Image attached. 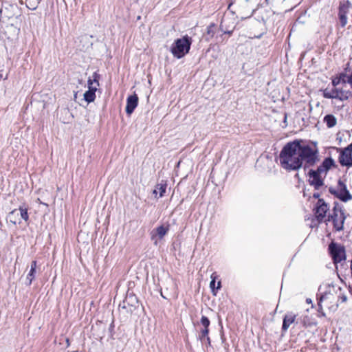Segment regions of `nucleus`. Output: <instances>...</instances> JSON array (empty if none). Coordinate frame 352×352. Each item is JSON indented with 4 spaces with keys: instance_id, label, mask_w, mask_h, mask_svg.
Masks as SVG:
<instances>
[{
    "instance_id": "obj_49",
    "label": "nucleus",
    "mask_w": 352,
    "mask_h": 352,
    "mask_svg": "<svg viewBox=\"0 0 352 352\" xmlns=\"http://www.w3.org/2000/svg\"><path fill=\"white\" fill-rule=\"evenodd\" d=\"M161 296H162V298H166V297L164 296V294H162V293H161Z\"/></svg>"
},
{
    "instance_id": "obj_40",
    "label": "nucleus",
    "mask_w": 352,
    "mask_h": 352,
    "mask_svg": "<svg viewBox=\"0 0 352 352\" xmlns=\"http://www.w3.org/2000/svg\"><path fill=\"white\" fill-rule=\"evenodd\" d=\"M205 341H206V342H207V344H208V345L210 346L211 341H210V337H209V336H208V337H207V338L205 339Z\"/></svg>"
},
{
    "instance_id": "obj_26",
    "label": "nucleus",
    "mask_w": 352,
    "mask_h": 352,
    "mask_svg": "<svg viewBox=\"0 0 352 352\" xmlns=\"http://www.w3.org/2000/svg\"><path fill=\"white\" fill-rule=\"evenodd\" d=\"M209 332H210V330L201 329L200 332H199V334L198 339L200 340V341L201 342H205V339L207 337H208Z\"/></svg>"
},
{
    "instance_id": "obj_8",
    "label": "nucleus",
    "mask_w": 352,
    "mask_h": 352,
    "mask_svg": "<svg viewBox=\"0 0 352 352\" xmlns=\"http://www.w3.org/2000/svg\"><path fill=\"white\" fill-rule=\"evenodd\" d=\"M351 6V3L348 0L340 2L338 15L342 28L345 27L347 24V14Z\"/></svg>"
},
{
    "instance_id": "obj_16",
    "label": "nucleus",
    "mask_w": 352,
    "mask_h": 352,
    "mask_svg": "<svg viewBox=\"0 0 352 352\" xmlns=\"http://www.w3.org/2000/svg\"><path fill=\"white\" fill-rule=\"evenodd\" d=\"M217 277H218V276L216 272H213L210 276L211 281L210 283V287L211 291L214 295H216V292L217 290L220 289L221 287V281H219L217 283V286L215 287L216 279L217 278Z\"/></svg>"
},
{
    "instance_id": "obj_31",
    "label": "nucleus",
    "mask_w": 352,
    "mask_h": 352,
    "mask_svg": "<svg viewBox=\"0 0 352 352\" xmlns=\"http://www.w3.org/2000/svg\"><path fill=\"white\" fill-rule=\"evenodd\" d=\"M308 320V318L307 317H305L302 320H301V322L302 323L303 326L307 327H310L311 326L312 323L311 322H307Z\"/></svg>"
},
{
    "instance_id": "obj_27",
    "label": "nucleus",
    "mask_w": 352,
    "mask_h": 352,
    "mask_svg": "<svg viewBox=\"0 0 352 352\" xmlns=\"http://www.w3.org/2000/svg\"><path fill=\"white\" fill-rule=\"evenodd\" d=\"M224 23L225 20H222L219 26L220 30L223 32V34L232 35L234 28L232 30H228L227 28L224 27Z\"/></svg>"
},
{
    "instance_id": "obj_47",
    "label": "nucleus",
    "mask_w": 352,
    "mask_h": 352,
    "mask_svg": "<svg viewBox=\"0 0 352 352\" xmlns=\"http://www.w3.org/2000/svg\"><path fill=\"white\" fill-rule=\"evenodd\" d=\"M221 339H222V342H223L225 340V338L223 337V336H221Z\"/></svg>"
},
{
    "instance_id": "obj_9",
    "label": "nucleus",
    "mask_w": 352,
    "mask_h": 352,
    "mask_svg": "<svg viewBox=\"0 0 352 352\" xmlns=\"http://www.w3.org/2000/svg\"><path fill=\"white\" fill-rule=\"evenodd\" d=\"M322 96L325 98L328 99H338L340 101L346 100L349 97L352 96V92L348 91L345 96H340L339 89L334 88L331 91L327 89L322 90Z\"/></svg>"
},
{
    "instance_id": "obj_51",
    "label": "nucleus",
    "mask_w": 352,
    "mask_h": 352,
    "mask_svg": "<svg viewBox=\"0 0 352 352\" xmlns=\"http://www.w3.org/2000/svg\"><path fill=\"white\" fill-rule=\"evenodd\" d=\"M1 12H2V9L0 8V14H1Z\"/></svg>"
},
{
    "instance_id": "obj_17",
    "label": "nucleus",
    "mask_w": 352,
    "mask_h": 352,
    "mask_svg": "<svg viewBox=\"0 0 352 352\" xmlns=\"http://www.w3.org/2000/svg\"><path fill=\"white\" fill-rule=\"evenodd\" d=\"M323 122L328 128H332L337 124V119L333 114H327L323 118Z\"/></svg>"
},
{
    "instance_id": "obj_12",
    "label": "nucleus",
    "mask_w": 352,
    "mask_h": 352,
    "mask_svg": "<svg viewBox=\"0 0 352 352\" xmlns=\"http://www.w3.org/2000/svg\"><path fill=\"white\" fill-rule=\"evenodd\" d=\"M333 167H336L335 161L332 157H328L324 159L321 164L318 166L316 169L322 174L324 173L325 177L328 171Z\"/></svg>"
},
{
    "instance_id": "obj_14",
    "label": "nucleus",
    "mask_w": 352,
    "mask_h": 352,
    "mask_svg": "<svg viewBox=\"0 0 352 352\" xmlns=\"http://www.w3.org/2000/svg\"><path fill=\"white\" fill-rule=\"evenodd\" d=\"M296 315L293 312L286 314L283 320L282 331H286L289 326L294 322Z\"/></svg>"
},
{
    "instance_id": "obj_29",
    "label": "nucleus",
    "mask_w": 352,
    "mask_h": 352,
    "mask_svg": "<svg viewBox=\"0 0 352 352\" xmlns=\"http://www.w3.org/2000/svg\"><path fill=\"white\" fill-rule=\"evenodd\" d=\"M348 76H349V75H347L345 72H342V73H340L337 77H338V79L340 80V81L341 82L346 83V82H347Z\"/></svg>"
},
{
    "instance_id": "obj_28",
    "label": "nucleus",
    "mask_w": 352,
    "mask_h": 352,
    "mask_svg": "<svg viewBox=\"0 0 352 352\" xmlns=\"http://www.w3.org/2000/svg\"><path fill=\"white\" fill-rule=\"evenodd\" d=\"M35 274H36V271H34L33 270H30L29 273L27 275V280L28 281V283H27L28 285H30L32 284V280L35 278Z\"/></svg>"
},
{
    "instance_id": "obj_38",
    "label": "nucleus",
    "mask_w": 352,
    "mask_h": 352,
    "mask_svg": "<svg viewBox=\"0 0 352 352\" xmlns=\"http://www.w3.org/2000/svg\"><path fill=\"white\" fill-rule=\"evenodd\" d=\"M348 91H344L342 89H339V94L340 96H345L346 95V93Z\"/></svg>"
},
{
    "instance_id": "obj_3",
    "label": "nucleus",
    "mask_w": 352,
    "mask_h": 352,
    "mask_svg": "<svg viewBox=\"0 0 352 352\" xmlns=\"http://www.w3.org/2000/svg\"><path fill=\"white\" fill-rule=\"evenodd\" d=\"M328 250L335 265L346 260V250L344 245L332 241L329 245Z\"/></svg>"
},
{
    "instance_id": "obj_20",
    "label": "nucleus",
    "mask_w": 352,
    "mask_h": 352,
    "mask_svg": "<svg viewBox=\"0 0 352 352\" xmlns=\"http://www.w3.org/2000/svg\"><path fill=\"white\" fill-rule=\"evenodd\" d=\"M217 25L214 23H211L210 25L207 27L206 31V41H209L211 38H212L216 32Z\"/></svg>"
},
{
    "instance_id": "obj_23",
    "label": "nucleus",
    "mask_w": 352,
    "mask_h": 352,
    "mask_svg": "<svg viewBox=\"0 0 352 352\" xmlns=\"http://www.w3.org/2000/svg\"><path fill=\"white\" fill-rule=\"evenodd\" d=\"M41 0H26V6L28 9L35 10Z\"/></svg>"
},
{
    "instance_id": "obj_46",
    "label": "nucleus",
    "mask_w": 352,
    "mask_h": 352,
    "mask_svg": "<svg viewBox=\"0 0 352 352\" xmlns=\"http://www.w3.org/2000/svg\"><path fill=\"white\" fill-rule=\"evenodd\" d=\"M287 120V114L285 115V118H284V122H285Z\"/></svg>"
},
{
    "instance_id": "obj_5",
    "label": "nucleus",
    "mask_w": 352,
    "mask_h": 352,
    "mask_svg": "<svg viewBox=\"0 0 352 352\" xmlns=\"http://www.w3.org/2000/svg\"><path fill=\"white\" fill-rule=\"evenodd\" d=\"M321 175L322 173L317 169H310L307 173L309 177L307 182L316 190H318L324 186V177H322Z\"/></svg>"
},
{
    "instance_id": "obj_11",
    "label": "nucleus",
    "mask_w": 352,
    "mask_h": 352,
    "mask_svg": "<svg viewBox=\"0 0 352 352\" xmlns=\"http://www.w3.org/2000/svg\"><path fill=\"white\" fill-rule=\"evenodd\" d=\"M340 212L341 215V221L340 223L338 222V216H334V214H329L328 217V221H332L333 227L336 231H341L344 228V223L346 219L344 216V210L342 208H340Z\"/></svg>"
},
{
    "instance_id": "obj_19",
    "label": "nucleus",
    "mask_w": 352,
    "mask_h": 352,
    "mask_svg": "<svg viewBox=\"0 0 352 352\" xmlns=\"http://www.w3.org/2000/svg\"><path fill=\"white\" fill-rule=\"evenodd\" d=\"M19 215V211L17 209H14L11 212H9L8 215V218L10 219V221L14 225H16L17 223H20V221L18 220V217Z\"/></svg>"
},
{
    "instance_id": "obj_24",
    "label": "nucleus",
    "mask_w": 352,
    "mask_h": 352,
    "mask_svg": "<svg viewBox=\"0 0 352 352\" xmlns=\"http://www.w3.org/2000/svg\"><path fill=\"white\" fill-rule=\"evenodd\" d=\"M167 184L166 182L163 183V181L160 184H157L156 185V188L157 189V191L160 195V197H162L164 196V194L166 190Z\"/></svg>"
},
{
    "instance_id": "obj_22",
    "label": "nucleus",
    "mask_w": 352,
    "mask_h": 352,
    "mask_svg": "<svg viewBox=\"0 0 352 352\" xmlns=\"http://www.w3.org/2000/svg\"><path fill=\"white\" fill-rule=\"evenodd\" d=\"M92 77V79L91 78H89L87 80L88 89H89L90 87H94V82L96 83L97 86H99V80L100 78V75L96 72L93 74Z\"/></svg>"
},
{
    "instance_id": "obj_32",
    "label": "nucleus",
    "mask_w": 352,
    "mask_h": 352,
    "mask_svg": "<svg viewBox=\"0 0 352 352\" xmlns=\"http://www.w3.org/2000/svg\"><path fill=\"white\" fill-rule=\"evenodd\" d=\"M329 192L334 195L336 197H337L338 196V190H336L335 188H333V187H329Z\"/></svg>"
},
{
    "instance_id": "obj_1",
    "label": "nucleus",
    "mask_w": 352,
    "mask_h": 352,
    "mask_svg": "<svg viewBox=\"0 0 352 352\" xmlns=\"http://www.w3.org/2000/svg\"><path fill=\"white\" fill-rule=\"evenodd\" d=\"M302 140L287 142L279 154L280 164L286 170H306L319 161L318 148H312L309 144H302Z\"/></svg>"
},
{
    "instance_id": "obj_15",
    "label": "nucleus",
    "mask_w": 352,
    "mask_h": 352,
    "mask_svg": "<svg viewBox=\"0 0 352 352\" xmlns=\"http://www.w3.org/2000/svg\"><path fill=\"white\" fill-rule=\"evenodd\" d=\"M97 90V87H90L87 91H86L84 94V100L87 103H91L94 102L96 99V91Z\"/></svg>"
},
{
    "instance_id": "obj_21",
    "label": "nucleus",
    "mask_w": 352,
    "mask_h": 352,
    "mask_svg": "<svg viewBox=\"0 0 352 352\" xmlns=\"http://www.w3.org/2000/svg\"><path fill=\"white\" fill-rule=\"evenodd\" d=\"M156 233L160 239H162L169 230V226H164V225L160 226L155 229Z\"/></svg>"
},
{
    "instance_id": "obj_4",
    "label": "nucleus",
    "mask_w": 352,
    "mask_h": 352,
    "mask_svg": "<svg viewBox=\"0 0 352 352\" xmlns=\"http://www.w3.org/2000/svg\"><path fill=\"white\" fill-rule=\"evenodd\" d=\"M338 152L340 153L338 157L339 163L342 166H352V143L344 148H336Z\"/></svg>"
},
{
    "instance_id": "obj_30",
    "label": "nucleus",
    "mask_w": 352,
    "mask_h": 352,
    "mask_svg": "<svg viewBox=\"0 0 352 352\" xmlns=\"http://www.w3.org/2000/svg\"><path fill=\"white\" fill-rule=\"evenodd\" d=\"M340 208H342V207L339 206L338 203L335 202L334 207L333 208V213H332V214H334V216H338V210L340 211Z\"/></svg>"
},
{
    "instance_id": "obj_37",
    "label": "nucleus",
    "mask_w": 352,
    "mask_h": 352,
    "mask_svg": "<svg viewBox=\"0 0 352 352\" xmlns=\"http://www.w3.org/2000/svg\"><path fill=\"white\" fill-rule=\"evenodd\" d=\"M320 194L319 192H314L313 194V197L314 199H318V200L319 199H320Z\"/></svg>"
},
{
    "instance_id": "obj_36",
    "label": "nucleus",
    "mask_w": 352,
    "mask_h": 352,
    "mask_svg": "<svg viewBox=\"0 0 352 352\" xmlns=\"http://www.w3.org/2000/svg\"><path fill=\"white\" fill-rule=\"evenodd\" d=\"M347 83H349L352 88V73L348 76Z\"/></svg>"
},
{
    "instance_id": "obj_34",
    "label": "nucleus",
    "mask_w": 352,
    "mask_h": 352,
    "mask_svg": "<svg viewBox=\"0 0 352 352\" xmlns=\"http://www.w3.org/2000/svg\"><path fill=\"white\" fill-rule=\"evenodd\" d=\"M37 267V262L36 261H32L31 263L30 270H33L36 271Z\"/></svg>"
},
{
    "instance_id": "obj_42",
    "label": "nucleus",
    "mask_w": 352,
    "mask_h": 352,
    "mask_svg": "<svg viewBox=\"0 0 352 352\" xmlns=\"http://www.w3.org/2000/svg\"><path fill=\"white\" fill-rule=\"evenodd\" d=\"M158 193V191H157V189L155 188L153 190V194L154 195H157Z\"/></svg>"
},
{
    "instance_id": "obj_50",
    "label": "nucleus",
    "mask_w": 352,
    "mask_h": 352,
    "mask_svg": "<svg viewBox=\"0 0 352 352\" xmlns=\"http://www.w3.org/2000/svg\"><path fill=\"white\" fill-rule=\"evenodd\" d=\"M161 296H162V298H166V297L164 296V294H162V293H161Z\"/></svg>"
},
{
    "instance_id": "obj_2",
    "label": "nucleus",
    "mask_w": 352,
    "mask_h": 352,
    "mask_svg": "<svg viewBox=\"0 0 352 352\" xmlns=\"http://www.w3.org/2000/svg\"><path fill=\"white\" fill-rule=\"evenodd\" d=\"M192 43V38L188 35L177 38L171 45L170 52L174 57L182 58L189 52Z\"/></svg>"
},
{
    "instance_id": "obj_25",
    "label": "nucleus",
    "mask_w": 352,
    "mask_h": 352,
    "mask_svg": "<svg viewBox=\"0 0 352 352\" xmlns=\"http://www.w3.org/2000/svg\"><path fill=\"white\" fill-rule=\"evenodd\" d=\"M200 322H201V325L204 327V328L202 329L210 330L209 327L210 324V321L207 316H202L201 318Z\"/></svg>"
},
{
    "instance_id": "obj_35",
    "label": "nucleus",
    "mask_w": 352,
    "mask_h": 352,
    "mask_svg": "<svg viewBox=\"0 0 352 352\" xmlns=\"http://www.w3.org/2000/svg\"><path fill=\"white\" fill-rule=\"evenodd\" d=\"M8 78V73L6 74L5 77L3 76V69H0V81L2 79H6Z\"/></svg>"
},
{
    "instance_id": "obj_48",
    "label": "nucleus",
    "mask_w": 352,
    "mask_h": 352,
    "mask_svg": "<svg viewBox=\"0 0 352 352\" xmlns=\"http://www.w3.org/2000/svg\"><path fill=\"white\" fill-rule=\"evenodd\" d=\"M322 300V299H320V300L318 302V305L321 307V305H320V301Z\"/></svg>"
},
{
    "instance_id": "obj_13",
    "label": "nucleus",
    "mask_w": 352,
    "mask_h": 352,
    "mask_svg": "<svg viewBox=\"0 0 352 352\" xmlns=\"http://www.w3.org/2000/svg\"><path fill=\"white\" fill-rule=\"evenodd\" d=\"M138 104V97L136 94L130 95L126 98V113L131 116Z\"/></svg>"
},
{
    "instance_id": "obj_41",
    "label": "nucleus",
    "mask_w": 352,
    "mask_h": 352,
    "mask_svg": "<svg viewBox=\"0 0 352 352\" xmlns=\"http://www.w3.org/2000/svg\"><path fill=\"white\" fill-rule=\"evenodd\" d=\"M236 0H230V3L228 5V8H230L233 3H234Z\"/></svg>"
},
{
    "instance_id": "obj_33",
    "label": "nucleus",
    "mask_w": 352,
    "mask_h": 352,
    "mask_svg": "<svg viewBox=\"0 0 352 352\" xmlns=\"http://www.w3.org/2000/svg\"><path fill=\"white\" fill-rule=\"evenodd\" d=\"M341 82L340 81V80L338 79V77H336L334 78L333 80H332V85L333 87H336L337 85H338Z\"/></svg>"
},
{
    "instance_id": "obj_18",
    "label": "nucleus",
    "mask_w": 352,
    "mask_h": 352,
    "mask_svg": "<svg viewBox=\"0 0 352 352\" xmlns=\"http://www.w3.org/2000/svg\"><path fill=\"white\" fill-rule=\"evenodd\" d=\"M19 213V215L21 216V218L23 219L25 221H28L29 220V214L28 212V207L23 204V205H21L17 209Z\"/></svg>"
},
{
    "instance_id": "obj_44",
    "label": "nucleus",
    "mask_w": 352,
    "mask_h": 352,
    "mask_svg": "<svg viewBox=\"0 0 352 352\" xmlns=\"http://www.w3.org/2000/svg\"><path fill=\"white\" fill-rule=\"evenodd\" d=\"M342 301H343V302L346 301V296H343L342 297Z\"/></svg>"
},
{
    "instance_id": "obj_10",
    "label": "nucleus",
    "mask_w": 352,
    "mask_h": 352,
    "mask_svg": "<svg viewBox=\"0 0 352 352\" xmlns=\"http://www.w3.org/2000/svg\"><path fill=\"white\" fill-rule=\"evenodd\" d=\"M338 193L337 198L343 202H346L352 199V195L347 190L346 185L343 181L339 179L338 181Z\"/></svg>"
},
{
    "instance_id": "obj_43",
    "label": "nucleus",
    "mask_w": 352,
    "mask_h": 352,
    "mask_svg": "<svg viewBox=\"0 0 352 352\" xmlns=\"http://www.w3.org/2000/svg\"><path fill=\"white\" fill-rule=\"evenodd\" d=\"M262 36H263V34H259L258 36H254V37L256 38H261Z\"/></svg>"
},
{
    "instance_id": "obj_45",
    "label": "nucleus",
    "mask_w": 352,
    "mask_h": 352,
    "mask_svg": "<svg viewBox=\"0 0 352 352\" xmlns=\"http://www.w3.org/2000/svg\"><path fill=\"white\" fill-rule=\"evenodd\" d=\"M113 327H114L113 322H112L111 325H110V329L113 328Z\"/></svg>"
},
{
    "instance_id": "obj_39",
    "label": "nucleus",
    "mask_w": 352,
    "mask_h": 352,
    "mask_svg": "<svg viewBox=\"0 0 352 352\" xmlns=\"http://www.w3.org/2000/svg\"><path fill=\"white\" fill-rule=\"evenodd\" d=\"M348 72H349V63L346 65V67L344 68V72L346 74Z\"/></svg>"
},
{
    "instance_id": "obj_7",
    "label": "nucleus",
    "mask_w": 352,
    "mask_h": 352,
    "mask_svg": "<svg viewBox=\"0 0 352 352\" xmlns=\"http://www.w3.org/2000/svg\"><path fill=\"white\" fill-rule=\"evenodd\" d=\"M329 207L328 204L323 199H319L314 208L315 217L318 223H322L326 217Z\"/></svg>"
},
{
    "instance_id": "obj_6",
    "label": "nucleus",
    "mask_w": 352,
    "mask_h": 352,
    "mask_svg": "<svg viewBox=\"0 0 352 352\" xmlns=\"http://www.w3.org/2000/svg\"><path fill=\"white\" fill-rule=\"evenodd\" d=\"M139 305V300L133 292L129 289L126 292V297L123 302L120 304L119 307L122 309L129 308V311L133 312Z\"/></svg>"
}]
</instances>
